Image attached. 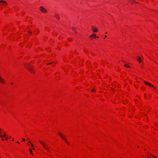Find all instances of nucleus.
I'll return each instance as SVG.
<instances>
[{"label":"nucleus","mask_w":158,"mask_h":158,"mask_svg":"<svg viewBox=\"0 0 158 158\" xmlns=\"http://www.w3.org/2000/svg\"><path fill=\"white\" fill-rule=\"evenodd\" d=\"M5 139L6 140H7L8 139L7 138H6Z\"/></svg>","instance_id":"24"},{"label":"nucleus","mask_w":158,"mask_h":158,"mask_svg":"<svg viewBox=\"0 0 158 158\" xmlns=\"http://www.w3.org/2000/svg\"><path fill=\"white\" fill-rule=\"evenodd\" d=\"M92 29L93 30V32H96L98 31V29L97 28H94V27H92Z\"/></svg>","instance_id":"7"},{"label":"nucleus","mask_w":158,"mask_h":158,"mask_svg":"<svg viewBox=\"0 0 158 158\" xmlns=\"http://www.w3.org/2000/svg\"><path fill=\"white\" fill-rule=\"evenodd\" d=\"M105 37H107V36L106 35H105Z\"/></svg>","instance_id":"25"},{"label":"nucleus","mask_w":158,"mask_h":158,"mask_svg":"<svg viewBox=\"0 0 158 158\" xmlns=\"http://www.w3.org/2000/svg\"><path fill=\"white\" fill-rule=\"evenodd\" d=\"M128 1L130 3H137V2H136L135 0H128Z\"/></svg>","instance_id":"9"},{"label":"nucleus","mask_w":158,"mask_h":158,"mask_svg":"<svg viewBox=\"0 0 158 158\" xmlns=\"http://www.w3.org/2000/svg\"><path fill=\"white\" fill-rule=\"evenodd\" d=\"M76 28L74 27H73L72 28V30L75 31L76 33H77V31H76Z\"/></svg>","instance_id":"11"},{"label":"nucleus","mask_w":158,"mask_h":158,"mask_svg":"<svg viewBox=\"0 0 158 158\" xmlns=\"http://www.w3.org/2000/svg\"><path fill=\"white\" fill-rule=\"evenodd\" d=\"M124 66L125 67H130V66L128 65H127V64H125L124 65Z\"/></svg>","instance_id":"12"},{"label":"nucleus","mask_w":158,"mask_h":158,"mask_svg":"<svg viewBox=\"0 0 158 158\" xmlns=\"http://www.w3.org/2000/svg\"><path fill=\"white\" fill-rule=\"evenodd\" d=\"M148 158H150L148 156Z\"/></svg>","instance_id":"28"},{"label":"nucleus","mask_w":158,"mask_h":158,"mask_svg":"<svg viewBox=\"0 0 158 158\" xmlns=\"http://www.w3.org/2000/svg\"><path fill=\"white\" fill-rule=\"evenodd\" d=\"M58 135H60L61 138L63 139L65 142L68 144H69V143L67 141L66 139L65 138L64 136L62 134V133L60 132H58Z\"/></svg>","instance_id":"2"},{"label":"nucleus","mask_w":158,"mask_h":158,"mask_svg":"<svg viewBox=\"0 0 158 158\" xmlns=\"http://www.w3.org/2000/svg\"><path fill=\"white\" fill-rule=\"evenodd\" d=\"M144 83L146 85H148L150 86L153 87V86L151 84L149 83V82L146 81H144Z\"/></svg>","instance_id":"6"},{"label":"nucleus","mask_w":158,"mask_h":158,"mask_svg":"<svg viewBox=\"0 0 158 158\" xmlns=\"http://www.w3.org/2000/svg\"><path fill=\"white\" fill-rule=\"evenodd\" d=\"M25 139H24V138H23V141H25Z\"/></svg>","instance_id":"18"},{"label":"nucleus","mask_w":158,"mask_h":158,"mask_svg":"<svg viewBox=\"0 0 158 158\" xmlns=\"http://www.w3.org/2000/svg\"><path fill=\"white\" fill-rule=\"evenodd\" d=\"M94 37L93 34L92 35H91L90 36V38H93Z\"/></svg>","instance_id":"16"},{"label":"nucleus","mask_w":158,"mask_h":158,"mask_svg":"<svg viewBox=\"0 0 158 158\" xmlns=\"http://www.w3.org/2000/svg\"><path fill=\"white\" fill-rule=\"evenodd\" d=\"M11 84H13V83H11Z\"/></svg>","instance_id":"29"},{"label":"nucleus","mask_w":158,"mask_h":158,"mask_svg":"<svg viewBox=\"0 0 158 158\" xmlns=\"http://www.w3.org/2000/svg\"><path fill=\"white\" fill-rule=\"evenodd\" d=\"M91 91H92V92L95 91V90L94 89H93L91 90Z\"/></svg>","instance_id":"17"},{"label":"nucleus","mask_w":158,"mask_h":158,"mask_svg":"<svg viewBox=\"0 0 158 158\" xmlns=\"http://www.w3.org/2000/svg\"><path fill=\"white\" fill-rule=\"evenodd\" d=\"M32 149H34H34H35V148H32Z\"/></svg>","instance_id":"27"},{"label":"nucleus","mask_w":158,"mask_h":158,"mask_svg":"<svg viewBox=\"0 0 158 158\" xmlns=\"http://www.w3.org/2000/svg\"><path fill=\"white\" fill-rule=\"evenodd\" d=\"M29 142L30 143H31V142L30 141H29Z\"/></svg>","instance_id":"26"},{"label":"nucleus","mask_w":158,"mask_h":158,"mask_svg":"<svg viewBox=\"0 0 158 158\" xmlns=\"http://www.w3.org/2000/svg\"><path fill=\"white\" fill-rule=\"evenodd\" d=\"M4 136H6V134H4Z\"/></svg>","instance_id":"22"},{"label":"nucleus","mask_w":158,"mask_h":158,"mask_svg":"<svg viewBox=\"0 0 158 158\" xmlns=\"http://www.w3.org/2000/svg\"><path fill=\"white\" fill-rule=\"evenodd\" d=\"M29 151L30 152V153L31 154H32V151L31 150V149H29Z\"/></svg>","instance_id":"14"},{"label":"nucleus","mask_w":158,"mask_h":158,"mask_svg":"<svg viewBox=\"0 0 158 158\" xmlns=\"http://www.w3.org/2000/svg\"><path fill=\"white\" fill-rule=\"evenodd\" d=\"M55 16L58 19H60V17L59 15L56 14L55 15Z\"/></svg>","instance_id":"8"},{"label":"nucleus","mask_w":158,"mask_h":158,"mask_svg":"<svg viewBox=\"0 0 158 158\" xmlns=\"http://www.w3.org/2000/svg\"><path fill=\"white\" fill-rule=\"evenodd\" d=\"M26 67L28 69V70L31 73H33V69L32 67H31V66H26Z\"/></svg>","instance_id":"5"},{"label":"nucleus","mask_w":158,"mask_h":158,"mask_svg":"<svg viewBox=\"0 0 158 158\" xmlns=\"http://www.w3.org/2000/svg\"><path fill=\"white\" fill-rule=\"evenodd\" d=\"M17 143L19 144V142L18 141H17Z\"/></svg>","instance_id":"23"},{"label":"nucleus","mask_w":158,"mask_h":158,"mask_svg":"<svg viewBox=\"0 0 158 158\" xmlns=\"http://www.w3.org/2000/svg\"><path fill=\"white\" fill-rule=\"evenodd\" d=\"M93 35H94V36L95 37V38H98V37H96V35L95 34H93Z\"/></svg>","instance_id":"13"},{"label":"nucleus","mask_w":158,"mask_h":158,"mask_svg":"<svg viewBox=\"0 0 158 158\" xmlns=\"http://www.w3.org/2000/svg\"><path fill=\"white\" fill-rule=\"evenodd\" d=\"M31 146H32V147H34V146H33V144H31Z\"/></svg>","instance_id":"21"},{"label":"nucleus","mask_w":158,"mask_h":158,"mask_svg":"<svg viewBox=\"0 0 158 158\" xmlns=\"http://www.w3.org/2000/svg\"><path fill=\"white\" fill-rule=\"evenodd\" d=\"M0 136H1V137H2V138H3V136L2 135H1Z\"/></svg>","instance_id":"20"},{"label":"nucleus","mask_w":158,"mask_h":158,"mask_svg":"<svg viewBox=\"0 0 158 158\" xmlns=\"http://www.w3.org/2000/svg\"><path fill=\"white\" fill-rule=\"evenodd\" d=\"M52 63H50L48 64H48V65H49V64H52Z\"/></svg>","instance_id":"19"},{"label":"nucleus","mask_w":158,"mask_h":158,"mask_svg":"<svg viewBox=\"0 0 158 158\" xmlns=\"http://www.w3.org/2000/svg\"><path fill=\"white\" fill-rule=\"evenodd\" d=\"M39 141L40 143H41V144L42 145L44 148L48 151L50 152L49 148H47V144L45 143L44 142H43L41 141V140H39Z\"/></svg>","instance_id":"1"},{"label":"nucleus","mask_w":158,"mask_h":158,"mask_svg":"<svg viewBox=\"0 0 158 158\" xmlns=\"http://www.w3.org/2000/svg\"><path fill=\"white\" fill-rule=\"evenodd\" d=\"M137 60H138V61L139 62H141V59L140 57H139L138 56L137 57Z\"/></svg>","instance_id":"10"},{"label":"nucleus","mask_w":158,"mask_h":158,"mask_svg":"<svg viewBox=\"0 0 158 158\" xmlns=\"http://www.w3.org/2000/svg\"><path fill=\"white\" fill-rule=\"evenodd\" d=\"M0 4L2 6H5L7 5V3L6 1L2 0L0 1Z\"/></svg>","instance_id":"4"},{"label":"nucleus","mask_w":158,"mask_h":158,"mask_svg":"<svg viewBox=\"0 0 158 158\" xmlns=\"http://www.w3.org/2000/svg\"><path fill=\"white\" fill-rule=\"evenodd\" d=\"M40 10L43 13H46L47 12V10L43 6H40Z\"/></svg>","instance_id":"3"},{"label":"nucleus","mask_w":158,"mask_h":158,"mask_svg":"<svg viewBox=\"0 0 158 158\" xmlns=\"http://www.w3.org/2000/svg\"><path fill=\"white\" fill-rule=\"evenodd\" d=\"M28 32L29 34H31L32 32L31 31H28Z\"/></svg>","instance_id":"15"}]
</instances>
